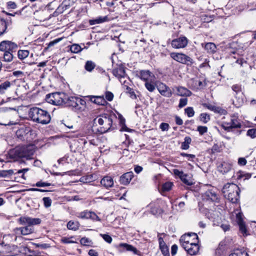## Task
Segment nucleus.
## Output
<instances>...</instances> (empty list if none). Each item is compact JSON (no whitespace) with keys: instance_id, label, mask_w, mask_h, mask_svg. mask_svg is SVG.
<instances>
[{"instance_id":"7ed1b4c3","label":"nucleus","mask_w":256,"mask_h":256,"mask_svg":"<svg viewBox=\"0 0 256 256\" xmlns=\"http://www.w3.org/2000/svg\"><path fill=\"white\" fill-rule=\"evenodd\" d=\"M240 192L238 186L233 183L226 184L222 190L224 197L232 203L238 202L240 198Z\"/></svg>"},{"instance_id":"6ab92c4d","label":"nucleus","mask_w":256,"mask_h":256,"mask_svg":"<svg viewBox=\"0 0 256 256\" xmlns=\"http://www.w3.org/2000/svg\"><path fill=\"white\" fill-rule=\"evenodd\" d=\"M113 74L118 78H124L126 76L124 66L120 65L112 70Z\"/></svg>"},{"instance_id":"ddd939ff","label":"nucleus","mask_w":256,"mask_h":256,"mask_svg":"<svg viewBox=\"0 0 256 256\" xmlns=\"http://www.w3.org/2000/svg\"><path fill=\"white\" fill-rule=\"evenodd\" d=\"M188 44V40L184 36L174 39L172 42V46L174 48H180L186 47Z\"/></svg>"},{"instance_id":"20e7f679","label":"nucleus","mask_w":256,"mask_h":256,"mask_svg":"<svg viewBox=\"0 0 256 256\" xmlns=\"http://www.w3.org/2000/svg\"><path fill=\"white\" fill-rule=\"evenodd\" d=\"M112 116L108 114H104L96 116L93 120V126H100L101 133H104L108 132L112 127Z\"/></svg>"},{"instance_id":"c9c22d12","label":"nucleus","mask_w":256,"mask_h":256,"mask_svg":"<svg viewBox=\"0 0 256 256\" xmlns=\"http://www.w3.org/2000/svg\"><path fill=\"white\" fill-rule=\"evenodd\" d=\"M30 52L28 50H19L18 52V56L19 59L22 60L28 56Z\"/></svg>"},{"instance_id":"f3484780","label":"nucleus","mask_w":256,"mask_h":256,"mask_svg":"<svg viewBox=\"0 0 256 256\" xmlns=\"http://www.w3.org/2000/svg\"><path fill=\"white\" fill-rule=\"evenodd\" d=\"M182 248L185 250L188 254L191 256L196 255L200 250V246L198 244H192L190 245L183 244Z\"/></svg>"},{"instance_id":"e2e57ef3","label":"nucleus","mask_w":256,"mask_h":256,"mask_svg":"<svg viewBox=\"0 0 256 256\" xmlns=\"http://www.w3.org/2000/svg\"><path fill=\"white\" fill-rule=\"evenodd\" d=\"M238 226L240 227V230L242 233L243 234H246V226L244 224V222L238 223Z\"/></svg>"},{"instance_id":"bf43d9fd","label":"nucleus","mask_w":256,"mask_h":256,"mask_svg":"<svg viewBox=\"0 0 256 256\" xmlns=\"http://www.w3.org/2000/svg\"><path fill=\"white\" fill-rule=\"evenodd\" d=\"M173 174L175 176H178L180 178L184 176V172L182 170H179L178 169L173 170Z\"/></svg>"},{"instance_id":"473e14b6","label":"nucleus","mask_w":256,"mask_h":256,"mask_svg":"<svg viewBox=\"0 0 256 256\" xmlns=\"http://www.w3.org/2000/svg\"><path fill=\"white\" fill-rule=\"evenodd\" d=\"M12 84L8 81H5L0 84V94H5L6 90L10 88Z\"/></svg>"},{"instance_id":"8fccbe9b","label":"nucleus","mask_w":256,"mask_h":256,"mask_svg":"<svg viewBox=\"0 0 256 256\" xmlns=\"http://www.w3.org/2000/svg\"><path fill=\"white\" fill-rule=\"evenodd\" d=\"M73 237L70 238H67V237H64L62 238L60 240V241L63 244H74L76 243V242L74 240H71V238H72Z\"/></svg>"},{"instance_id":"4c0bfd02","label":"nucleus","mask_w":256,"mask_h":256,"mask_svg":"<svg viewBox=\"0 0 256 256\" xmlns=\"http://www.w3.org/2000/svg\"><path fill=\"white\" fill-rule=\"evenodd\" d=\"M67 228L69 230H76L79 228V224L77 222L70 221L67 224Z\"/></svg>"},{"instance_id":"49530a36","label":"nucleus","mask_w":256,"mask_h":256,"mask_svg":"<svg viewBox=\"0 0 256 256\" xmlns=\"http://www.w3.org/2000/svg\"><path fill=\"white\" fill-rule=\"evenodd\" d=\"M210 120V116L206 113H202L200 115V120L203 123L206 124Z\"/></svg>"},{"instance_id":"09e8293b","label":"nucleus","mask_w":256,"mask_h":256,"mask_svg":"<svg viewBox=\"0 0 256 256\" xmlns=\"http://www.w3.org/2000/svg\"><path fill=\"white\" fill-rule=\"evenodd\" d=\"M229 256H248V255L247 253L236 250L232 252Z\"/></svg>"},{"instance_id":"1a4fd4ad","label":"nucleus","mask_w":256,"mask_h":256,"mask_svg":"<svg viewBox=\"0 0 256 256\" xmlns=\"http://www.w3.org/2000/svg\"><path fill=\"white\" fill-rule=\"evenodd\" d=\"M170 56L174 60L182 64L191 66L194 63L190 57L182 53L172 52Z\"/></svg>"},{"instance_id":"69168bd1","label":"nucleus","mask_w":256,"mask_h":256,"mask_svg":"<svg viewBox=\"0 0 256 256\" xmlns=\"http://www.w3.org/2000/svg\"><path fill=\"white\" fill-rule=\"evenodd\" d=\"M188 176L186 174H184V176L182 177L180 179L185 184L190 186L192 183L187 178Z\"/></svg>"},{"instance_id":"a211bd4d","label":"nucleus","mask_w":256,"mask_h":256,"mask_svg":"<svg viewBox=\"0 0 256 256\" xmlns=\"http://www.w3.org/2000/svg\"><path fill=\"white\" fill-rule=\"evenodd\" d=\"M160 202H161L160 200H158L150 204V212L153 214H160L162 213L163 210L160 206Z\"/></svg>"},{"instance_id":"4be33fe9","label":"nucleus","mask_w":256,"mask_h":256,"mask_svg":"<svg viewBox=\"0 0 256 256\" xmlns=\"http://www.w3.org/2000/svg\"><path fill=\"white\" fill-rule=\"evenodd\" d=\"M204 106L208 110L213 111L216 113H218L222 115H225L227 114L226 110L220 106H217L211 104H205Z\"/></svg>"},{"instance_id":"dca6fc26","label":"nucleus","mask_w":256,"mask_h":256,"mask_svg":"<svg viewBox=\"0 0 256 256\" xmlns=\"http://www.w3.org/2000/svg\"><path fill=\"white\" fill-rule=\"evenodd\" d=\"M31 132L28 128H22L16 130V134L17 138L22 141L28 140V134Z\"/></svg>"},{"instance_id":"37998d69","label":"nucleus","mask_w":256,"mask_h":256,"mask_svg":"<svg viewBox=\"0 0 256 256\" xmlns=\"http://www.w3.org/2000/svg\"><path fill=\"white\" fill-rule=\"evenodd\" d=\"M42 220L39 218H32L29 217L28 226H32L39 224L41 223Z\"/></svg>"},{"instance_id":"f8f14e48","label":"nucleus","mask_w":256,"mask_h":256,"mask_svg":"<svg viewBox=\"0 0 256 256\" xmlns=\"http://www.w3.org/2000/svg\"><path fill=\"white\" fill-rule=\"evenodd\" d=\"M29 169L28 168H25L22 170H2L0 172V177L2 178H6L9 176H10L14 174H22V177L25 179L24 174L27 172Z\"/></svg>"},{"instance_id":"f704fd0d","label":"nucleus","mask_w":256,"mask_h":256,"mask_svg":"<svg viewBox=\"0 0 256 256\" xmlns=\"http://www.w3.org/2000/svg\"><path fill=\"white\" fill-rule=\"evenodd\" d=\"M108 18L107 16H105L104 17L100 16L95 19L90 20H89V24L90 25H94L96 24H99L102 23L104 22H106L108 20Z\"/></svg>"},{"instance_id":"a18cd8bd","label":"nucleus","mask_w":256,"mask_h":256,"mask_svg":"<svg viewBox=\"0 0 256 256\" xmlns=\"http://www.w3.org/2000/svg\"><path fill=\"white\" fill-rule=\"evenodd\" d=\"M13 52H4V59L5 62H10L12 61L13 59Z\"/></svg>"},{"instance_id":"423d86ee","label":"nucleus","mask_w":256,"mask_h":256,"mask_svg":"<svg viewBox=\"0 0 256 256\" xmlns=\"http://www.w3.org/2000/svg\"><path fill=\"white\" fill-rule=\"evenodd\" d=\"M222 127L226 131L230 132L233 128H240L242 126L240 120L236 116H232L230 122H223L221 124Z\"/></svg>"},{"instance_id":"052dcab7","label":"nucleus","mask_w":256,"mask_h":256,"mask_svg":"<svg viewBox=\"0 0 256 256\" xmlns=\"http://www.w3.org/2000/svg\"><path fill=\"white\" fill-rule=\"evenodd\" d=\"M90 219L95 221H100V218L93 212H90Z\"/></svg>"},{"instance_id":"7c9ffc66","label":"nucleus","mask_w":256,"mask_h":256,"mask_svg":"<svg viewBox=\"0 0 256 256\" xmlns=\"http://www.w3.org/2000/svg\"><path fill=\"white\" fill-rule=\"evenodd\" d=\"M204 48L206 50L208 53L210 54L215 53L216 50V46L213 42L206 43L204 46Z\"/></svg>"},{"instance_id":"393cba45","label":"nucleus","mask_w":256,"mask_h":256,"mask_svg":"<svg viewBox=\"0 0 256 256\" xmlns=\"http://www.w3.org/2000/svg\"><path fill=\"white\" fill-rule=\"evenodd\" d=\"M15 231L16 232H20L21 234L26 236L32 234L34 231V229L32 227L28 225L24 227L16 228L15 229Z\"/></svg>"},{"instance_id":"aec40b11","label":"nucleus","mask_w":256,"mask_h":256,"mask_svg":"<svg viewBox=\"0 0 256 256\" xmlns=\"http://www.w3.org/2000/svg\"><path fill=\"white\" fill-rule=\"evenodd\" d=\"M118 248H122V250H126L127 251L132 252L134 254L137 255H140V252L138 251L136 248L130 244H128L126 243L120 244L118 246Z\"/></svg>"},{"instance_id":"5fc2aeb1","label":"nucleus","mask_w":256,"mask_h":256,"mask_svg":"<svg viewBox=\"0 0 256 256\" xmlns=\"http://www.w3.org/2000/svg\"><path fill=\"white\" fill-rule=\"evenodd\" d=\"M247 136H250L251 138H254L256 137V129L252 128L247 131Z\"/></svg>"},{"instance_id":"a19ab883","label":"nucleus","mask_w":256,"mask_h":256,"mask_svg":"<svg viewBox=\"0 0 256 256\" xmlns=\"http://www.w3.org/2000/svg\"><path fill=\"white\" fill-rule=\"evenodd\" d=\"M82 48L78 44H73L70 47V50L72 53H78L82 50Z\"/></svg>"},{"instance_id":"c03bdc74","label":"nucleus","mask_w":256,"mask_h":256,"mask_svg":"<svg viewBox=\"0 0 256 256\" xmlns=\"http://www.w3.org/2000/svg\"><path fill=\"white\" fill-rule=\"evenodd\" d=\"M70 8V4H66V2H63L60 6L58 9V13L60 14L66 10H67L68 8Z\"/></svg>"},{"instance_id":"bb28decb","label":"nucleus","mask_w":256,"mask_h":256,"mask_svg":"<svg viewBox=\"0 0 256 256\" xmlns=\"http://www.w3.org/2000/svg\"><path fill=\"white\" fill-rule=\"evenodd\" d=\"M100 184L108 189L112 188L114 185V180L112 177L110 176H104L100 180Z\"/></svg>"},{"instance_id":"c85d7f7f","label":"nucleus","mask_w":256,"mask_h":256,"mask_svg":"<svg viewBox=\"0 0 256 256\" xmlns=\"http://www.w3.org/2000/svg\"><path fill=\"white\" fill-rule=\"evenodd\" d=\"M152 73L148 70H142L137 73L136 75L140 79L147 82L151 76Z\"/></svg>"},{"instance_id":"f03ea898","label":"nucleus","mask_w":256,"mask_h":256,"mask_svg":"<svg viewBox=\"0 0 256 256\" xmlns=\"http://www.w3.org/2000/svg\"><path fill=\"white\" fill-rule=\"evenodd\" d=\"M28 114L34 122L38 123L46 124L50 122L51 118L49 113L46 110L38 108H31Z\"/></svg>"},{"instance_id":"58836bf2","label":"nucleus","mask_w":256,"mask_h":256,"mask_svg":"<svg viewBox=\"0 0 256 256\" xmlns=\"http://www.w3.org/2000/svg\"><path fill=\"white\" fill-rule=\"evenodd\" d=\"M96 67V64L92 60H88L85 64L84 68L85 69L89 72H92Z\"/></svg>"},{"instance_id":"a878e982","label":"nucleus","mask_w":256,"mask_h":256,"mask_svg":"<svg viewBox=\"0 0 256 256\" xmlns=\"http://www.w3.org/2000/svg\"><path fill=\"white\" fill-rule=\"evenodd\" d=\"M158 242L160 248L164 256H170L168 248L162 238L160 237L158 238Z\"/></svg>"},{"instance_id":"412c9836","label":"nucleus","mask_w":256,"mask_h":256,"mask_svg":"<svg viewBox=\"0 0 256 256\" xmlns=\"http://www.w3.org/2000/svg\"><path fill=\"white\" fill-rule=\"evenodd\" d=\"M133 177L134 174L132 172H127L120 177V184L126 185L130 182Z\"/></svg>"},{"instance_id":"f257e3e1","label":"nucleus","mask_w":256,"mask_h":256,"mask_svg":"<svg viewBox=\"0 0 256 256\" xmlns=\"http://www.w3.org/2000/svg\"><path fill=\"white\" fill-rule=\"evenodd\" d=\"M34 152L35 148L34 145L18 146L10 150L8 155L10 158L14 161L18 160L22 158L30 160L32 158Z\"/></svg>"},{"instance_id":"4468645a","label":"nucleus","mask_w":256,"mask_h":256,"mask_svg":"<svg viewBox=\"0 0 256 256\" xmlns=\"http://www.w3.org/2000/svg\"><path fill=\"white\" fill-rule=\"evenodd\" d=\"M157 88L162 96L166 98L172 96V92L170 88L164 84L160 82L157 85Z\"/></svg>"},{"instance_id":"864d4df0","label":"nucleus","mask_w":256,"mask_h":256,"mask_svg":"<svg viewBox=\"0 0 256 256\" xmlns=\"http://www.w3.org/2000/svg\"><path fill=\"white\" fill-rule=\"evenodd\" d=\"M197 130L200 135H203L208 132V128L206 126H198L197 128Z\"/></svg>"},{"instance_id":"2f4dec72","label":"nucleus","mask_w":256,"mask_h":256,"mask_svg":"<svg viewBox=\"0 0 256 256\" xmlns=\"http://www.w3.org/2000/svg\"><path fill=\"white\" fill-rule=\"evenodd\" d=\"M77 96H70L68 97L66 96V98L64 102V104L67 106L71 107L73 110L74 105L76 104V101L77 99Z\"/></svg>"},{"instance_id":"0e129e2a","label":"nucleus","mask_w":256,"mask_h":256,"mask_svg":"<svg viewBox=\"0 0 256 256\" xmlns=\"http://www.w3.org/2000/svg\"><path fill=\"white\" fill-rule=\"evenodd\" d=\"M105 96L106 99L109 102H111L114 98L113 94L112 92L108 91L106 92Z\"/></svg>"},{"instance_id":"c756f323","label":"nucleus","mask_w":256,"mask_h":256,"mask_svg":"<svg viewBox=\"0 0 256 256\" xmlns=\"http://www.w3.org/2000/svg\"><path fill=\"white\" fill-rule=\"evenodd\" d=\"M10 23H12L11 20H10V22H6L4 18L0 17V36L6 32V30L10 25Z\"/></svg>"},{"instance_id":"0eeeda50","label":"nucleus","mask_w":256,"mask_h":256,"mask_svg":"<svg viewBox=\"0 0 256 256\" xmlns=\"http://www.w3.org/2000/svg\"><path fill=\"white\" fill-rule=\"evenodd\" d=\"M10 112L7 108H3L0 110V124L4 126L16 125L18 124V121L10 120Z\"/></svg>"},{"instance_id":"774afa93","label":"nucleus","mask_w":256,"mask_h":256,"mask_svg":"<svg viewBox=\"0 0 256 256\" xmlns=\"http://www.w3.org/2000/svg\"><path fill=\"white\" fill-rule=\"evenodd\" d=\"M180 156L186 157L188 158V160H192L194 158H196V156L194 154H188L184 152L180 153Z\"/></svg>"},{"instance_id":"9b49d317","label":"nucleus","mask_w":256,"mask_h":256,"mask_svg":"<svg viewBox=\"0 0 256 256\" xmlns=\"http://www.w3.org/2000/svg\"><path fill=\"white\" fill-rule=\"evenodd\" d=\"M18 48V45L9 40H4L0 43V50L6 52H14Z\"/></svg>"},{"instance_id":"680f3d73","label":"nucleus","mask_w":256,"mask_h":256,"mask_svg":"<svg viewBox=\"0 0 256 256\" xmlns=\"http://www.w3.org/2000/svg\"><path fill=\"white\" fill-rule=\"evenodd\" d=\"M80 244L84 246H89L91 240L86 238H82L80 240Z\"/></svg>"},{"instance_id":"338daca9","label":"nucleus","mask_w":256,"mask_h":256,"mask_svg":"<svg viewBox=\"0 0 256 256\" xmlns=\"http://www.w3.org/2000/svg\"><path fill=\"white\" fill-rule=\"evenodd\" d=\"M188 99L186 98H180L178 104V107L183 108L187 104Z\"/></svg>"},{"instance_id":"72a5a7b5","label":"nucleus","mask_w":256,"mask_h":256,"mask_svg":"<svg viewBox=\"0 0 256 256\" xmlns=\"http://www.w3.org/2000/svg\"><path fill=\"white\" fill-rule=\"evenodd\" d=\"M11 247L9 244H6L4 242L0 244V254L4 255L11 251Z\"/></svg>"},{"instance_id":"6e6552de","label":"nucleus","mask_w":256,"mask_h":256,"mask_svg":"<svg viewBox=\"0 0 256 256\" xmlns=\"http://www.w3.org/2000/svg\"><path fill=\"white\" fill-rule=\"evenodd\" d=\"M182 246L183 244L190 245L192 244H198L199 242L198 236L196 233H188L182 235L180 240Z\"/></svg>"},{"instance_id":"2eb2a0df","label":"nucleus","mask_w":256,"mask_h":256,"mask_svg":"<svg viewBox=\"0 0 256 256\" xmlns=\"http://www.w3.org/2000/svg\"><path fill=\"white\" fill-rule=\"evenodd\" d=\"M86 108V104L85 100L78 97L73 110L76 112H82L84 111Z\"/></svg>"},{"instance_id":"3c124183","label":"nucleus","mask_w":256,"mask_h":256,"mask_svg":"<svg viewBox=\"0 0 256 256\" xmlns=\"http://www.w3.org/2000/svg\"><path fill=\"white\" fill-rule=\"evenodd\" d=\"M185 113L188 117H192L194 116V112L192 107H188L185 110Z\"/></svg>"},{"instance_id":"5701e85b","label":"nucleus","mask_w":256,"mask_h":256,"mask_svg":"<svg viewBox=\"0 0 256 256\" xmlns=\"http://www.w3.org/2000/svg\"><path fill=\"white\" fill-rule=\"evenodd\" d=\"M232 168V164L226 162H222L218 166V170L222 174L228 172Z\"/></svg>"},{"instance_id":"4d7b16f0","label":"nucleus","mask_w":256,"mask_h":256,"mask_svg":"<svg viewBox=\"0 0 256 256\" xmlns=\"http://www.w3.org/2000/svg\"><path fill=\"white\" fill-rule=\"evenodd\" d=\"M52 184L47 182H42V181L38 182L36 184L35 186L37 187H44V186H51Z\"/></svg>"},{"instance_id":"e433bc0d","label":"nucleus","mask_w":256,"mask_h":256,"mask_svg":"<svg viewBox=\"0 0 256 256\" xmlns=\"http://www.w3.org/2000/svg\"><path fill=\"white\" fill-rule=\"evenodd\" d=\"M192 142V139L190 136H186L184 142H182L181 148L183 150H188L189 148V144Z\"/></svg>"},{"instance_id":"de8ad7c7","label":"nucleus","mask_w":256,"mask_h":256,"mask_svg":"<svg viewBox=\"0 0 256 256\" xmlns=\"http://www.w3.org/2000/svg\"><path fill=\"white\" fill-rule=\"evenodd\" d=\"M29 217L28 216H22L18 219V222L20 224L28 225Z\"/></svg>"},{"instance_id":"6e6d98bb","label":"nucleus","mask_w":256,"mask_h":256,"mask_svg":"<svg viewBox=\"0 0 256 256\" xmlns=\"http://www.w3.org/2000/svg\"><path fill=\"white\" fill-rule=\"evenodd\" d=\"M145 86L146 88V89L150 92H152L155 90L154 85L148 82H146Z\"/></svg>"},{"instance_id":"39448f33","label":"nucleus","mask_w":256,"mask_h":256,"mask_svg":"<svg viewBox=\"0 0 256 256\" xmlns=\"http://www.w3.org/2000/svg\"><path fill=\"white\" fill-rule=\"evenodd\" d=\"M66 95L63 92H54L46 96V100L50 104L56 106L64 104Z\"/></svg>"},{"instance_id":"9d476101","label":"nucleus","mask_w":256,"mask_h":256,"mask_svg":"<svg viewBox=\"0 0 256 256\" xmlns=\"http://www.w3.org/2000/svg\"><path fill=\"white\" fill-rule=\"evenodd\" d=\"M202 200L206 201H210L218 202L220 201L219 196L216 192L212 188L206 190L202 195Z\"/></svg>"},{"instance_id":"cd10ccee","label":"nucleus","mask_w":256,"mask_h":256,"mask_svg":"<svg viewBox=\"0 0 256 256\" xmlns=\"http://www.w3.org/2000/svg\"><path fill=\"white\" fill-rule=\"evenodd\" d=\"M177 94L180 96H190L192 94V92L182 86L176 87Z\"/></svg>"},{"instance_id":"b1692460","label":"nucleus","mask_w":256,"mask_h":256,"mask_svg":"<svg viewBox=\"0 0 256 256\" xmlns=\"http://www.w3.org/2000/svg\"><path fill=\"white\" fill-rule=\"evenodd\" d=\"M88 97L92 102L98 105L105 106L107 104V102L104 99V96H88Z\"/></svg>"},{"instance_id":"ea45409f","label":"nucleus","mask_w":256,"mask_h":256,"mask_svg":"<svg viewBox=\"0 0 256 256\" xmlns=\"http://www.w3.org/2000/svg\"><path fill=\"white\" fill-rule=\"evenodd\" d=\"M90 212L88 210H84L77 214V216L82 219H89Z\"/></svg>"},{"instance_id":"603ef678","label":"nucleus","mask_w":256,"mask_h":256,"mask_svg":"<svg viewBox=\"0 0 256 256\" xmlns=\"http://www.w3.org/2000/svg\"><path fill=\"white\" fill-rule=\"evenodd\" d=\"M44 206L46 208L50 207L52 204V200L49 197H44L42 198Z\"/></svg>"},{"instance_id":"13d9d810","label":"nucleus","mask_w":256,"mask_h":256,"mask_svg":"<svg viewBox=\"0 0 256 256\" xmlns=\"http://www.w3.org/2000/svg\"><path fill=\"white\" fill-rule=\"evenodd\" d=\"M100 236L103 238V239L108 244H110L112 242V237L107 234H100Z\"/></svg>"},{"instance_id":"79ce46f5","label":"nucleus","mask_w":256,"mask_h":256,"mask_svg":"<svg viewBox=\"0 0 256 256\" xmlns=\"http://www.w3.org/2000/svg\"><path fill=\"white\" fill-rule=\"evenodd\" d=\"M173 183L170 182H167L164 183L162 186V190L163 192H168L170 191L172 186H173Z\"/></svg>"}]
</instances>
